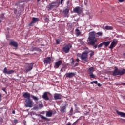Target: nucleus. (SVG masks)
<instances>
[{"label":"nucleus","mask_w":125,"mask_h":125,"mask_svg":"<svg viewBox=\"0 0 125 125\" xmlns=\"http://www.w3.org/2000/svg\"><path fill=\"white\" fill-rule=\"evenodd\" d=\"M89 36L88 37L89 42L88 44L91 46H94L95 49L98 47V44H96L95 42H97V40L96 39V36L94 32H90Z\"/></svg>","instance_id":"nucleus-1"},{"label":"nucleus","mask_w":125,"mask_h":125,"mask_svg":"<svg viewBox=\"0 0 125 125\" xmlns=\"http://www.w3.org/2000/svg\"><path fill=\"white\" fill-rule=\"evenodd\" d=\"M114 71L113 72V75L116 76L117 75L123 76L125 74V68H120L118 69L117 66H115Z\"/></svg>","instance_id":"nucleus-2"},{"label":"nucleus","mask_w":125,"mask_h":125,"mask_svg":"<svg viewBox=\"0 0 125 125\" xmlns=\"http://www.w3.org/2000/svg\"><path fill=\"white\" fill-rule=\"evenodd\" d=\"M88 54L89 52H83L82 53V57H81V60L84 61L85 63H86L88 62Z\"/></svg>","instance_id":"nucleus-3"},{"label":"nucleus","mask_w":125,"mask_h":125,"mask_svg":"<svg viewBox=\"0 0 125 125\" xmlns=\"http://www.w3.org/2000/svg\"><path fill=\"white\" fill-rule=\"evenodd\" d=\"M34 63H27L25 65V68L24 70V72L27 73L28 72L31 71L33 67Z\"/></svg>","instance_id":"nucleus-4"},{"label":"nucleus","mask_w":125,"mask_h":125,"mask_svg":"<svg viewBox=\"0 0 125 125\" xmlns=\"http://www.w3.org/2000/svg\"><path fill=\"white\" fill-rule=\"evenodd\" d=\"M25 105L26 107L31 108L33 107V103L31 99H26L25 100Z\"/></svg>","instance_id":"nucleus-5"},{"label":"nucleus","mask_w":125,"mask_h":125,"mask_svg":"<svg viewBox=\"0 0 125 125\" xmlns=\"http://www.w3.org/2000/svg\"><path fill=\"white\" fill-rule=\"evenodd\" d=\"M72 47V46L70 43L67 45H65L64 47L62 48V51L65 53H68L69 52L70 49Z\"/></svg>","instance_id":"nucleus-6"},{"label":"nucleus","mask_w":125,"mask_h":125,"mask_svg":"<svg viewBox=\"0 0 125 125\" xmlns=\"http://www.w3.org/2000/svg\"><path fill=\"white\" fill-rule=\"evenodd\" d=\"M118 43V40H117V39H113V40L112 41V42L110 45L109 49L111 50L113 49L116 46Z\"/></svg>","instance_id":"nucleus-7"},{"label":"nucleus","mask_w":125,"mask_h":125,"mask_svg":"<svg viewBox=\"0 0 125 125\" xmlns=\"http://www.w3.org/2000/svg\"><path fill=\"white\" fill-rule=\"evenodd\" d=\"M73 12L78 15L81 14L83 12V8L79 6H77L74 8Z\"/></svg>","instance_id":"nucleus-8"},{"label":"nucleus","mask_w":125,"mask_h":125,"mask_svg":"<svg viewBox=\"0 0 125 125\" xmlns=\"http://www.w3.org/2000/svg\"><path fill=\"white\" fill-rule=\"evenodd\" d=\"M39 18L33 17L32 21L28 24V26H33L34 24L36 23L39 21Z\"/></svg>","instance_id":"nucleus-9"},{"label":"nucleus","mask_w":125,"mask_h":125,"mask_svg":"<svg viewBox=\"0 0 125 125\" xmlns=\"http://www.w3.org/2000/svg\"><path fill=\"white\" fill-rule=\"evenodd\" d=\"M14 73V70H10L8 71V69L6 67L4 68V70H3V73L7 75H11Z\"/></svg>","instance_id":"nucleus-10"},{"label":"nucleus","mask_w":125,"mask_h":125,"mask_svg":"<svg viewBox=\"0 0 125 125\" xmlns=\"http://www.w3.org/2000/svg\"><path fill=\"white\" fill-rule=\"evenodd\" d=\"M56 6H57L56 2H52V3H51L48 5L47 8L49 10H52V9H53L54 7H56Z\"/></svg>","instance_id":"nucleus-11"},{"label":"nucleus","mask_w":125,"mask_h":125,"mask_svg":"<svg viewBox=\"0 0 125 125\" xmlns=\"http://www.w3.org/2000/svg\"><path fill=\"white\" fill-rule=\"evenodd\" d=\"M63 62L61 60H60L59 61H58V62H56L55 63L54 67L55 68H58L62 64Z\"/></svg>","instance_id":"nucleus-12"},{"label":"nucleus","mask_w":125,"mask_h":125,"mask_svg":"<svg viewBox=\"0 0 125 125\" xmlns=\"http://www.w3.org/2000/svg\"><path fill=\"white\" fill-rule=\"evenodd\" d=\"M51 62V59L50 57H47L43 60V63L45 64H50Z\"/></svg>","instance_id":"nucleus-13"},{"label":"nucleus","mask_w":125,"mask_h":125,"mask_svg":"<svg viewBox=\"0 0 125 125\" xmlns=\"http://www.w3.org/2000/svg\"><path fill=\"white\" fill-rule=\"evenodd\" d=\"M54 98L55 100H61L62 98V96L60 94L55 93L54 95Z\"/></svg>","instance_id":"nucleus-14"},{"label":"nucleus","mask_w":125,"mask_h":125,"mask_svg":"<svg viewBox=\"0 0 125 125\" xmlns=\"http://www.w3.org/2000/svg\"><path fill=\"white\" fill-rule=\"evenodd\" d=\"M9 45L13 46L14 47H18V46L17 42H16V41H14L13 40H11V42L9 43Z\"/></svg>","instance_id":"nucleus-15"},{"label":"nucleus","mask_w":125,"mask_h":125,"mask_svg":"<svg viewBox=\"0 0 125 125\" xmlns=\"http://www.w3.org/2000/svg\"><path fill=\"white\" fill-rule=\"evenodd\" d=\"M76 75V74L75 73H67L65 74V76L66 78H72L73 77H74Z\"/></svg>","instance_id":"nucleus-16"},{"label":"nucleus","mask_w":125,"mask_h":125,"mask_svg":"<svg viewBox=\"0 0 125 125\" xmlns=\"http://www.w3.org/2000/svg\"><path fill=\"white\" fill-rule=\"evenodd\" d=\"M48 92H45L43 93V94L42 96V98L45 101H48L49 100V98L47 95Z\"/></svg>","instance_id":"nucleus-17"},{"label":"nucleus","mask_w":125,"mask_h":125,"mask_svg":"<svg viewBox=\"0 0 125 125\" xmlns=\"http://www.w3.org/2000/svg\"><path fill=\"white\" fill-rule=\"evenodd\" d=\"M95 71L94 67H89L87 70V73L89 75L93 74Z\"/></svg>","instance_id":"nucleus-18"},{"label":"nucleus","mask_w":125,"mask_h":125,"mask_svg":"<svg viewBox=\"0 0 125 125\" xmlns=\"http://www.w3.org/2000/svg\"><path fill=\"white\" fill-rule=\"evenodd\" d=\"M23 97H24V98L26 99H30V94L29 93L27 92H25L24 93L23 95H22Z\"/></svg>","instance_id":"nucleus-19"},{"label":"nucleus","mask_w":125,"mask_h":125,"mask_svg":"<svg viewBox=\"0 0 125 125\" xmlns=\"http://www.w3.org/2000/svg\"><path fill=\"white\" fill-rule=\"evenodd\" d=\"M69 8H65L63 11V13L65 15V17H67L69 13Z\"/></svg>","instance_id":"nucleus-20"},{"label":"nucleus","mask_w":125,"mask_h":125,"mask_svg":"<svg viewBox=\"0 0 125 125\" xmlns=\"http://www.w3.org/2000/svg\"><path fill=\"white\" fill-rule=\"evenodd\" d=\"M116 113L120 115L121 117H125V113L124 112H119L118 110L116 111Z\"/></svg>","instance_id":"nucleus-21"},{"label":"nucleus","mask_w":125,"mask_h":125,"mask_svg":"<svg viewBox=\"0 0 125 125\" xmlns=\"http://www.w3.org/2000/svg\"><path fill=\"white\" fill-rule=\"evenodd\" d=\"M66 110V107L65 106H62L61 107L60 112L62 113H64L65 112Z\"/></svg>","instance_id":"nucleus-22"},{"label":"nucleus","mask_w":125,"mask_h":125,"mask_svg":"<svg viewBox=\"0 0 125 125\" xmlns=\"http://www.w3.org/2000/svg\"><path fill=\"white\" fill-rule=\"evenodd\" d=\"M53 115V112L51 111H47L46 112V116L48 117H52Z\"/></svg>","instance_id":"nucleus-23"},{"label":"nucleus","mask_w":125,"mask_h":125,"mask_svg":"<svg viewBox=\"0 0 125 125\" xmlns=\"http://www.w3.org/2000/svg\"><path fill=\"white\" fill-rule=\"evenodd\" d=\"M103 44L105 47H108L110 44V41H105L103 42Z\"/></svg>","instance_id":"nucleus-24"},{"label":"nucleus","mask_w":125,"mask_h":125,"mask_svg":"<svg viewBox=\"0 0 125 125\" xmlns=\"http://www.w3.org/2000/svg\"><path fill=\"white\" fill-rule=\"evenodd\" d=\"M105 28L106 29V30H113V27L112 26H105Z\"/></svg>","instance_id":"nucleus-25"},{"label":"nucleus","mask_w":125,"mask_h":125,"mask_svg":"<svg viewBox=\"0 0 125 125\" xmlns=\"http://www.w3.org/2000/svg\"><path fill=\"white\" fill-rule=\"evenodd\" d=\"M90 53L89 54V57L90 58H91L92 57H93L94 54H95V52H94V51H90Z\"/></svg>","instance_id":"nucleus-26"},{"label":"nucleus","mask_w":125,"mask_h":125,"mask_svg":"<svg viewBox=\"0 0 125 125\" xmlns=\"http://www.w3.org/2000/svg\"><path fill=\"white\" fill-rule=\"evenodd\" d=\"M89 77L91 79H95L96 76L93 74V73L89 74Z\"/></svg>","instance_id":"nucleus-27"},{"label":"nucleus","mask_w":125,"mask_h":125,"mask_svg":"<svg viewBox=\"0 0 125 125\" xmlns=\"http://www.w3.org/2000/svg\"><path fill=\"white\" fill-rule=\"evenodd\" d=\"M76 32L77 35H80L81 34V32H80L79 29H76Z\"/></svg>","instance_id":"nucleus-28"},{"label":"nucleus","mask_w":125,"mask_h":125,"mask_svg":"<svg viewBox=\"0 0 125 125\" xmlns=\"http://www.w3.org/2000/svg\"><path fill=\"white\" fill-rule=\"evenodd\" d=\"M71 60H72V61L71 62V64L72 66H73L75 64V61L73 58H71Z\"/></svg>","instance_id":"nucleus-29"},{"label":"nucleus","mask_w":125,"mask_h":125,"mask_svg":"<svg viewBox=\"0 0 125 125\" xmlns=\"http://www.w3.org/2000/svg\"><path fill=\"white\" fill-rule=\"evenodd\" d=\"M39 116L42 119H43V120H48V118H46V117H45L43 115H40Z\"/></svg>","instance_id":"nucleus-30"},{"label":"nucleus","mask_w":125,"mask_h":125,"mask_svg":"<svg viewBox=\"0 0 125 125\" xmlns=\"http://www.w3.org/2000/svg\"><path fill=\"white\" fill-rule=\"evenodd\" d=\"M32 98L35 101H38L39 100V98L34 96H32Z\"/></svg>","instance_id":"nucleus-31"},{"label":"nucleus","mask_w":125,"mask_h":125,"mask_svg":"<svg viewBox=\"0 0 125 125\" xmlns=\"http://www.w3.org/2000/svg\"><path fill=\"white\" fill-rule=\"evenodd\" d=\"M90 83L91 84H93L94 83H95V84H98V81H92V82H90Z\"/></svg>","instance_id":"nucleus-32"},{"label":"nucleus","mask_w":125,"mask_h":125,"mask_svg":"<svg viewBox=\"0 0 125 125\" xmlns=\"http://www.w3.org/2000/svg\"><path fill=\"white\" fill-rule=\"evenodd\" d=\"M103 45H104L103 42L102 43H101L100 44H99V45H98V48H100L102 47L103 46Z\"/></svg>","instance_id":"nucleus-33"},{"label":"nucleus","mask_w":125,"mask_h":125,"mask_svg":"<svg viewBox=\"0 0 125 125\" xmlns=\"http://www.w3.org/2000/svg\"><path fill=\"white\" fill-rule=\"evenodd\" d=\"M97 34L99 36H102L103 35V32H98L97 33Z\"/></svg>","instance_id":"nucleus-34"},{"label":"nucleus","mask_w":125,"mask_h":125,"mask_svg":"<svg viewBox=\"0 0 125 125\" xmlns=\"http://www.w3.org/2000/svg\"><path fill=\"white\" fill-rule=\"evenodd\" d=\"M56 44H60V40H59V39H57L56 40Z\"/></svg>","instance_id":"nucleus-35"},{"label":"nucleus","mask_w":125,"mask_h":125,"mask_svg":"<svg viewBox=\"0 0 125 125\" xmlns=\"http://www.w3.org/2000/svg\"><path fill=\"white\" fill-rule=\"evenodd\" d=\"M77 56L80 57V58H82V54H77Z\"/></svg>","instance_id":"nucleus-36"},{"label":"nucleus","mask_w":125,"mask_h":125,"mask_svg":"<svg viewBox=\"0 0 125 125\" xmlns=\"http://www.w3.org/2000/svg\"><path fill=\"white\" fill-rule=\"evenodd\" d=\"M18 123V120H17V119L14 120V123L17 124V123Z\"/></svg>","instance_id":"nucleus-37"},{"label":"nucleus","mask_w":125,"mask_h":125,"mask_svg":"<svg viewBox=\"0 0 125 125\" xmlns=\"http://www.w3.org/2000/svg\"><path fill=\"white\" fill-rule=\"evenodd\" d=\"M39 107L40 108H42L43 107V105L42 104H39Z\"/></svg>","instance_id":"nucleus-38"},{"label":"nucleus","mask_w":125,"mask_h":125,"mask_svg":"<svg viewBox=\"0 0 125 125\" xmlns=\"http://www.w3.org/2000/svg\"><path fill=\"white\" fill-rule=\"evenodd\" d=\"M17 11H18L17 9H15L14 10V13L15 14H17Z\"/></svg>","instance_id":"nucleus-39"},{"label":"nucleus","mask_w":125,"mask_h":125,"mask_svg":"<svg viewBox=\"0 0 125 125\" xmlns=\"http://www.w3.org/2000/svg\"><path fill=\"white\" fill-rule=\"evenodd\" d=\"M125 0H118V1L120 3H123Z\"/></svg>","instance_id":"nucleus-40"},{"label":"nucleus","mask_w":125,"mask_h":125,"mask_svg":"<svg viewBox=\"0 0 125 125\" xmlns=\"http://www.w3.org/2000/svg\"><path fill=\"white\" fill-rule=\"evenodd\" d=\"M4 17V14L3 13L1 14V16H0V18H3Z\"/></svg>","instance_id":"nucleus-41"},{"label":"nucleus","mask_w":125,"mask_h":125,"mask_svg":"<svg viewBox=\"0 0 125 125\" xmlns=\"http://www.w3.org/2000/svg\"><path fill=\"white\" fill-rule=\"evenodd\" d=\"M78 65H79L78 62H76V63L75 64V65H74V67L77 66H78Z\"/></svg>","instance_id":"nucleus-42"},{"label":"nucleus","mask_w":125,"mask_h":125,"mask_svg":"<svg viewBox=\"0 0 125 125\" xmlns=\"http://www.w3.org/2000/svg\"><path fill=\"white\" fill-rule=\"evenodd\" d=\"M64 0H61L60 1V4L62 5V2H63Z\"/></svg>","instance_id":"nucleus-43"},{"label":"nucleus","mask_w":125,"mask_h":125,"mask_svg":"<svg viewBox=\"0 0 125 125\" xmlns=\"http://www.w3.org/2000/svg\"><path fill=\"white\" fill-rule=\"evenodd\" d=\"M2 90H3V91L7 93L6 91V89L5 88H3V89H2Z\"/></svg>","instance_id":"nucleus-44"},{"label":"nucleus","mask_w":125,"mask_h":125,"mask_svg":"<svg viewBox=\"0 0 125 125\" xmlns=\"http://www.w3.org/2000/svg\"><path fill=\"white\" fill-rule=\"evenodd\" d=\"M73 109L72 108H71L70 112V113H73Z\"/></svg>","instance_id":"nucleus-45"},{"label":"nucleus","mask_w":125,"mask_h":125,"mask_svg":"<svg viewBox=\"0 0 125 125\" xmlns=\"http://www.w3.org/2000/svg\"><path fill=\"white\" fill-rule=\"evenodd\" d=\"M76 61L77 62H80L79 59H76Z\"/></svg>","instance_id":"nucleus-46"},{"label":"nucleus","mask_w":125,"mask_h":125,"mask_svg":"<svg viewBox=\"0 0 125 125\" xmlns=\"http://www.w3.org/2000/svg\"><path fill=\"white\" fill-rule=\"evenodd\" d=\"M66 125H71V124L70 122H68Z\"/></svg>","instance_id":"nucleus-47"},{"label":"nucleus","mask_w":125,"mask_h":125,"mask_svg":"<svg viewBox=\"0 0 125 125\" xmlns=\"http://www.w3.org/2000/svg\"><path fill=\"white\" fill-rule=\"evenodd\" d=\"M98 86L101 87V84L100 83H98Z\"/></svg>","instance_id":"nucleus-48"},{"label":"nucleus","mask_w":125,"mask_h":125,"mask_svg":"<svg viewBox=\"0 0 125 125\" xmlns=\"http://www.w3.org/2000/svg\"><path fill=\"white\" fill-rule=\"evenodd\" d=\"M12 114H15V111H13V112H12Z\"/></svg>","instance_id":"nucleus-49"},{"label":"nucleus","mask_w":125,"mask_h":125,"mask_svg":"<svg viewBox=\"0 0 125 125\" xmlns=\"http://www.w3.org/2000/svg\"><path fill=\"white\" fill-rule=\"evenodd\" d=\"M76 125V122H75L74 123H73L72 125Z\"/></svg>","instance_id":"nucleus-50"},{"label":"nucleus","mask_w":125,"mask_h":125,"mask_svg":"<svg viewBox=\"0 0 125 125\" xmlns=\"http://www.w3.org/2000/svg\"><path fill=\"white\" fill-rule=\"evenodd\" d=\"M60 71H61V72H63V71L62 70V68H61Z\"/></svg>","instance_id":"nucleus-51"},{"label":"nucleus","mask_w":125,"mask_h":125,"mask_svg":"<svg viewBox=\"0 0 125 125\" xmlns=\"http://www.w3.org/2000/svg\"><path fill=\"white\" fill-rule=\"evenodd\" d=\"M42 0H37V2H39L40 1H41Z\"/></svg>","instance_id":"nucleus-52"},{"label":"nucleus","mask_w":125,"mask_h":125,"mask_svg":"<svg viewBox=\"0 0 125 125\" xmlns=\"http://www.w3.org/2000/svg\"><path fill=\"white\" fill-rule=\"evenodd\" d=\"M84 4L85 5H87V3L86 2V1H84Z\"/></svg>","instance_id":"nucleus-53"},{"label":"nucleus","mask_w":125,"mask_h":125,"mask_svg":"<svg viewBox=\"0 0 125 125\" xmlns=\"http://www.w3.org/2000/svg\"><path fill=\"white\" fill-rule=\"evenodd\" d=\"M17 5H18L17 3H15V6H17Z\"/></svg>","instance_id":"nucleus-54"},{"label":"nucleus","mask_w":125,"mask_h":125,"mask_svg":"<svg viewBox=\"0 0 125 125\" xmlns=\"http://www.w3.org/2000/svg\"><path fill=\"white\" fill-rule=\"evenodd\" d=\"M123 55L125 56V53H124Z\"/></svg>","instance_id":"nucleus-55"},{"label":"nucleus","mask_w":125,"mask_h":125,"mask_svg":"<svg viewBox=\"0 0 125 125\" xmlns=\"http://www.w3.org/2000/svg\"><path fill=\"white\" fill-rule=\"evenodd\" d=\"M41 46H44V45H41Z\"/></svg>","instance_id":"nucleus-56"},{"label":"nucleus","mask_w":125,"mask_h":125,"mask_svg":"<svg viewBox=\"0 0 125 125\" xmlns=\"http://www.w3.org/2000/svg\"><path fill=\"white\" fill-rule=\"evenodd\" d=\"M31 0H28V1H30Z\"/></svg>","instance_id":"nucleus-57"},{"label":"nucleus","mask_w":125,"mask_h":125,"mask_svg":"<svg viewBox=\"0 0 125 125\" xmlns=\"http://www.w3.org/2000/svg\"><path fill=\"white\" fill-rule=\"evenodd\" d=\"M124 84L125 85V83H124Z\"/></svg>","instance_id":"nucleus-58"},{"label":"nucleus","mask_w":125,"mask_h":125,"mask_svg":"<svg viewBox=\"0 0 125 125\" xmlns=\"http://www.w3.org/2000/svg\"><path fill=\"white\" fill-rule=\"evenodd\" d=\"M59 0H57V1H58Z\"/></svg>","instance_id":"nucleus-59"},{"label":"nucleus","mask_w":125,"mask_h":125,"mask_svg":"<svg viewBox=\"0 0 125 125\" xmlns=\"http://www.w3.org/2000/svg\"><path fill=\"white\" fill-rule=\"evenodd\" d=\"M124 39H125V38Z\"/></svg>","instance_id":"nucleus-60"}]
</instances>
